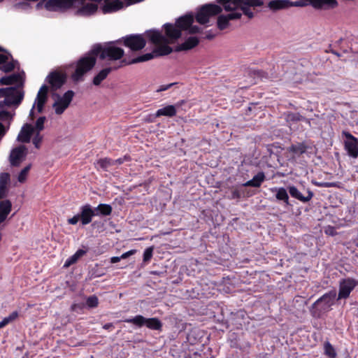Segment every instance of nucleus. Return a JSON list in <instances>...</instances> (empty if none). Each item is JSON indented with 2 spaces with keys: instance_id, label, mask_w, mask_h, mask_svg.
Here are the masks:
<instances>
[{
  "instance_id": "f257e3e1",
  "label": "nucleus",
  "mask_w": 358,
  "mask_h": 358,
  "mask_svg": "<svg viewBox=\"0 0 358 358\" xmlns=\"http://www.w3.org/2000/svg\"><path fill=\"white\" fill-rule=\"evenodd\" d=\"M99 54H100L101 59L115 61L123 57L124 51L115 46L114 42H110L105 45L94 46L90 53L78 61L75 72L72 74L74 81L80 80L83 76L94 67L96 64V57Z\"/></svg>"
},
{
  "instance_id": "f03ea898",
  "label": "nucleus",
  "mask_w": 358,
  "mask_h": 358,
  "mask_svg": "<svg viewBox=\"0 0 358 358\" xmlns=\"http://www.w3.org/2000/svg\"><path fill=\"white\" fill-rule=\"evenodd\" d=\"M24 73H14L8 76L2 77L0 79L1 85L16 84L17 87H9L0 89V97H4V104L10 106H17L23 99L24 93L20 88L23 83Z\"/></svg>"
},
{
  "instance_id": "7ed1b4c3",
  "label": "nucleus",
  "mask_w": 358,
  "mask_h": 358,
  "mask_svg": "<svg viewBox=\"0 0 358 358\" xmlns=\"http://www.w3.org/2000/svg\"><path fill=\"white\" fill-rule=\"evenodd\" d=\"M147 36L153 43L159 46L153 52L146 53L133 59L131 64L146 62L153 59L157 55H166L172 52V48L167 45L169 43V39L160 32L155 30L149 31L147 32Z\"/></svg>"
},
{
  "instance_id": "20e7f679",
  "label": "nucleus",
  "mask_w": 358,
  "mask_h": 358,
  "mask_svg": "<svg viewBox=\"0 0 358 358\" xmlns=\"http://www.w3.org/2000/svg\"><path fill=\"white\" fill-rule=\"evenodd\" d=\"M311 4L315 8H321L324 5L329 8H336L338 6L336 0H301L291 1L289 0H273L268 3V7L272 10H278L291 6H304Z\"/></svg>"
},
{
  "instance_id": "39448f33",
  "label": "nucleus",
  "mask_w": 358,
  "mask_h": 358,
  "mask_svg": "<svg viewBox=\"0 0 358 358\" xmlns=\"http://www.w3.org/2000/svg\"><path fill=\"white\" fill-rule=\"evenodd\" d=\"M194 22V16L192 14H187L178 19L176 26L171 24L164 25L165 31L167 37L170 40H176L180 37V29L187 30L189 34H195L201 31L198 26L192 25Z\"/></svg>"
},
{
  "instance_id": "423d86ee",
  "label": "nucleus",
  "mask_w": 358,
  "mask_h": 358,
  "mask_svg": "<svg viewBox=\"0 0 358 358\" xmlns=\"http://www.w3.org/2000/svg\"><path fill=\"white\" fill-rule=\"evenodd\" d=\"M222 4L227 11L241 10L249 18L254 17L251 7L260 6L263 4L262 0H217Z\"/></svg>"
},
{
  "instance_id": "0eeeda50",
  "label": "nucleus",
  "mask_w": 358,
  "mask_h": 358,
  "mask_svg": "<svg viewBox=\"0 0 358 358\" xmlns=\"http://www.w3.org/2000/svg\"><path fill=\"white\" fill-rule=\"evenodd\" d=\"M221 11V7L217 5L206 4L197 12L196 20L199 24H204L208 22L210 17L219 14Z\"/></svg>"
},
{
  "instance_id": "6e6552de",
  "label": "nucleus",
  "mask_w": 358,
  "mask_h": 358,
  "mask_svg": "<svg viewBox=\"0 0 358 358\" xmlns=\"http://www.w3.org/2000/svg\"><path fill=\"white\" fill-rule=\"evenodd\" d=\"M358 282L352 278L343 279L339 284V292L338 294V300L347 299L349 297L351 292L357 286Z\"/></svg>"
},
{
  "instance_id": "1a4fd4ad",
  "label": "nucleus",
  "mask_w": 358,
  "mask_h": 358,
  "mask_svg": "<svg viewBox=\"0 0 358 358\" xmlns=\"http://www.w3.org/2000/svg\"><path fill=\"white\" fill-rule=\"evenodd\" d=\"M74 92L71 90L67 91L62 97H59L57 101L53 104V108L57 115H61L64 113L66 108H68L71 102Z\"/></svg>"
},
{
  "instance_id": "9d476101",
  "label": "nucleus",
  "mask_w": 358,
  "mask_h": 358,
  "mask_svg": "<svg viewBox=\"0 0 358 358\" xmlns=\"http://www.w3.org/2000/svg\"><path fill=\"white\" fill-rule=\"evenodd\" d=\"M48 91V86L43 85L41 87L40 90L38 92L34 103L30 110L29 115L31 117L34 116V109L36 105L37 110L38 113H41L43 111L44 104L45 103L46 100H47Z\"/></svg>"
},
{
  "instance_id": "9b49d317",
  "label": "nucleus",
  "mask_w": 358,
  "mask_h": 358,
  "mask_svg": "<svg viewBox=\"0 0 358 358\" xmlns=\"http://www.w3.org/2000/svg\"><path fill=\"white\" fill-rule=\"evenodd\" d=\"M336 296V291H331L328 293L324 294L322 296L318 299L314 303V307L322 306V310L327 311L334 305V300Z\"/></svg>"
},
{
  "instance_id": "f8f14e48",
  "label": "nucleus",
  "mask_w": 358,
  "mask_h": 358,
  "mask_svg": "<svg viewBox=\"0 0 358 358\" xmlns=\"http://www.w3.org/2000/svg\"><path fill=\"white\" fill-rule=\"evenodd\" d=\"M343 135L347 138L345 148L348 155L356 158L358 156V140L348 131H343Z\"/></svg>"
},
{
  "instance_id": "ddd939ff",
  "label": "nucleus",
  "mask_w": 358,
  "mask_h": 358,
  "mask_svg": "<svg viewBox=\"0 0 358 358\" xmlns=\"http://www.w3.org/2000/svg\"><path fill=\"white\" fill-rule=\"evenodd\" d=\"M124 45L132 50H139L145 45V41L141 35H130L124 38Z\"/></svg>"
},
{
  "instance_id": "4468645a",
  "label": "nucleus",
  "mask_w": 358,
  "mask_h": 358,
  "mask_svg": "<svg viewBox=\"0 0 358 358\" xmlns=\"http://www.w3.org/2000/svg\"><path fill=\"white\" fill-rule=\"evenodd\" d=\"M27 148L20 145L13 148L10 154V162L12 166H17L25 158Z\"/></svg>"
},
{
  "instance_id": "2eb2a0df",
  "label": "nucleus",
  "mask_w": 358,
  "mask_h": 358,
  "mask_svg": "<svg viewBox=\"0 0 358 358\" xmlns=\"http://www.w3.org/2000/svg\"><path fill=\"white\" fill-rule=\"evenodd\" d=\"M288 191L292 197L299 200L303 203L308 202L313 196V193L310 190L307 189L306 191V194H303L295 186L288 187Z\"/></svg>"
},
{
  "instance_id": "dca6fc26",
  "label": "nucleus",
  "mask_w": 358,
  "mask_h": 358,
  "mask_svg": "<svg viewBox=\"0 0 358 358\" xmlns=\"http://www.w3.org/2000/svg\"><path fill=\"white\" fill-rule=\"evenodd\" d=\"M95 210L90 204H86L80 208V218L83 225H86L92 222V217L95 215Z\"/></svg>"
},
{
  "instance_id": "f3484780",
  "label": "nucleus",
  "mask_w": 358,
  "mask_h": 358,
  "mask_svg": "<svg viewBox=\"0 0 358 358\" xmlns=\"http://www.w3.org/2000/svg\"><path fill=\"white\" fill-rule=\"evenodd\" d=\"M65 80L66 76L64 74L57 71L51 72L47 77V80L51 87L55 90L61 87L64 83Z\"/></svg>"
},
{
  "instance_id": "a211bd4d",
  "label": "nucleus",
  "mask_w": 358,
  "mask_h": 358,
  "mask_svg": "<svg viewBox=\"0 0 358 358\" xmlns=\"http://www.w3.org/2000/svg\"><path fill=\"white\" fill-rule=\"evenodd\" d=\"M235 12L229 13L227 15H221L217 18V27L220 29L223 30L229 25V21L231 20L239 19L242 14L238 10Z\"/></svg>"
},
{
  "instance_id": "6ab92c4d",
  "label": "nucleus",
  "mask_w": 358,
  "mask_h": 358,
  "mask_svg": "<svg viewBox=\"0 0 358 358\" xmlns=\"http://www.w3.org/2000/svg\"><path fill=\"white\" fill-rule=\"evenodd\" d=\"M34 133V128L30 124H25L21 129L17 140L22 143H29L31 139V136Z\"/></svg>"
},
{
  "instance_id": "aec40b11",
  "label": "nucleus",
  "mask_w": 358,
  "mask_h": 358,
  "mask_svg": "<svg viewBox=\"0 0 358 358\" xmlns=\"http://www.w3.org/2000/svg\"><path fill=\"white\" fill-rule=\"evenodd\" d=\"M10 180L9 173H0V199L6 198L8 195Z\"/></svg>"
},
{
  "instance_id": "412c9836",
  "label": "nucleus",
  "mask_w": 358,
  "mask_h": 358,
  "mask_svg": "<svg viewBox=\"0 0 358 358\" xmlns=\"http://www.w3.org/2000/svg\"><path fill=\"white\" fill-rule=\"evenodd\" d=\"M183 101L179 102L176 105H169L156 111L155 117L167 116L173 117L176 115L177 108L181 106Z\"/></svg>"
},
{
  "instance_id": "4be33fe9",
  "label": "nucleus",
  "mask_w": 358,
  "mask_h": 358,
  "mask_svg": "<svg viewBox=\"0 0 358 358\" xmlns=\"http://www.w3.org/2000/svg\"><path fill=\"white\" fill-rule=\"evenodd\" d=\"M10 55L8 54L0 53V69L4 72H9L13 70L15 66L10 59Z\"/></svg>"
},
{
  "instance_id": "5701e85b",
  "label": "nucleus",
  "mask_w": 358,
  "mask_h": 358,
  "mask_svg": "<svg viewBox=\"0 0 358 358\" xmlns=\"http://www.w3.org/2000/svg\"><path fill=\"white\" fill-rule=\"evenodd\" d=\"M12 208V203L9 200H3L0 201V222H3L7 219Z\"/></svg>"
},
{
  "instance_id": "b1692460",
  "label": "nucleus",
  "mask_w": 358,
  "mask_h": 358,
  "mask_svg": "<svg viewBox=\"0 0 358 358\" xmlns=\"http://www.w3.org/2000/svg\"><path fill=\"white\" fill-rule=\"evenodd\" d=\"M265 179V175L263 172H259L257 175H255L252 179L247 181L243 184L245 187H259L262 182Z\"/></svg>"
},
{
  "instance_id": "393cba45",
  "label": "nucleus",
  "mask_w": 358,
  "mask_h": 358,
  "mask_svg": "<svg viewBox=\"0 0 358 358\" xmlns=\"http://www.w3.org/2000/svg\"><path fill=\"white\" fill-rule=\"evenodd\" d=\"M199 43V40L195 36L188 38L184 43L178 47V50H187L194 48Z\"/></svg>"
},
{
  "instance_id": "a878e982",
  "label": "nucleus",
  "mask_w": 358,
  "mask_h": 358,
  "mask_svg": "<svg viewBox=\"0 0 358 358\" xmlns=\"http://www.w3.org/2000/svg\"><path fill=\"white\" fill-rule=\"evenodd\" d=\"M94 210H95L96 216H107L111 214L113 208L109 204L101 203L97 207L94 208Z\"/></svg>"
},
{
  "instance_id": "bb28decb",
  "label": "nucleus",
  "mask_w": 358,
  "mask_h": 358,
  "mask_svg": "<svg viewBox=\"0 0 358 358\" xmlns=\"http://www.w3.org/2000/svg\"><path fill=\"white\" fill-rule=\"evenodd\" d=\"M86 251L83 250H78L74 255H73L66 260L64 264V267L67 268L69 267L71 265L75 264L79 259V258L83 257Z\"/></svg>"
},
{
  "instance_id": "cd10ccee",
  "label": "nucleus",
  "mask_w": 358,
  "mask_h": 358,
  "mask_svg": "<svg viewBox=\"0 0 358 358\" xmlns=\"http://www.w3.org/2000/svg\"><path fill=\"white\" fill-rule=\"evenodd\" d=\"M111 71L112 68H106L102 69L96 76H94L93 79V84L96 86L99 85L106 78Z\"/></svg>"
},
{
  "instance_id": "c85d7f7f",
  "label": "nucleus",
  "mask_w": 358,
  "mask_h": 358,
  "mask_svg": "<svg viewBox=\"0 0 358 358\" xmlns=\"http://www.w3.org/2000/svg\"><path fill=\"white\" fill-rule=\"evenodd\" d=\"M145 325L147 327L155 330L159 329L162 327L161 322L157 318L155 317L149 319L145 318Z\"/></svg>"
},
{
  "instance_id": "c756f323",
  "label": "nucleus",
  "mask_w": 358,
  "mask_h": 358,
  "mask_svg": "<svg viewBox=\"0 0 358 358\" xmlns=\"http://www.w3.org/2000/svg\"><path fill=\"white\" fill-rule=\"evenodd\" d=\"M125 322L134 324L139 327L145 325V317L142 315H136L132 318H129L124 320Z\"/></svg>"
},
{
  "instance_id": "7c9ffc66",
  "label": "nucleus",
  "mask_w": 358,
  "mask_h": 358,
  "mask_svg": "<svg viewBox=\"0 0 358 358\" xmlns=\"http://www.w3.org/2000/svg\"><path fill=\"white\" fill-rule=\"evenodd\" d=\"M276 198L278 200L283 201L287 205H289V196L285 188L280 187L277 189Z\"/></svg>"
},
{
  "instance_id": "2f4dec72",
  "label": "nucleus",
  "mask_w": 358,
  "mask_h": 358,
  "mask_svg": "<svg viewBox=\"0 0 358 358\" xmlns=\"http://www.w3.org/2000/svg\"><path fill=\"white\" fill-rule=\"evenodd\" d=\"M324 353L330 358H335L336 357V352L334 348L329 342L324 344Z\"/></svg>"
},
{
  "instance_id": "473e14b6",
  "label": "nucleus",
  "mask_w": 358,
  "mask_h": 358,
  "mask_svg": "<svg viewBox=\"0 0 358 358\" xmlns=\"http://www.w3.org/2000/svg\"><path fill=\"white\" fill-rule=\"evenodd\" d=\"M30 169H31V165H28V166H25L20 171V173H19L18 177H17V180L20 182L22 183L26 180Z\"/></svg>"
},
{
  "instance_id": "72a5a7b5",
  "label": "nucleus",
  "mask_w": 358,
  "mask_h": 358,
  "mask_svg": "<svg viewBox=\"0 0 358 358\" xmlns=\"http://www.w3.org/2000/svg\"><path fill=\"white\" fill-rule=\"evenodd\" d=\"M46 118L45 117H40L36 122L34 128V132H41L44 129V123Z\"/></svg>"
},
{
  "instance_id": "f704fd0d",
  "label": "nucleus",
  "mask_w": 358,
  "mask_h": 358,
  "mask_svg": "<svg viewBox=\"0 0 358 358\" xmlns=\"http://www.w3.org/2000/svg\"><path fill=\"white\" fill-rule=\"evenodd\" d=\"M289 120H294V121H305L306 123L310 124V120L303 117L302 115L298 113H292L288 115Z\"/></svg>"
},
{
  "instance_id": "c9c22d12",
  "label": "nucleus",
  "mask_w": 358,
  "mask_h": 358,
  "mask_svg": "<svg viewBox=\"0 0 358 358\" xmlns=\"http://www.w3.org/2000/svg\"><path fill=\"white\" fill-rule=\"evenodd\" d=\"M34 136L32 139V143L36 148H39L43 140V136L40 134V132L36 131L34 133Z\"/></svg>"
},
{
  "instance_id": "e433bc0d",
  "label": "nucleus",
  "mask_w": 358,
  "mask_h": 358,
  "mask_svg": "<svg viewBox=\"0 0 358 358\" xmlns=\"http://www.w3.org/2000/svg\"><path fill=\"white\" fill-rule=\"evenodd\" d=\"M97 165L103 169H106L109 166L112 165V160L107 158L101 159L97 162Z\"/></svg>"
},
{
  "instance_id": "4c0bfd02",
  "label": "nucleus",
  "mask_w": 358,
  "mask_h": 358,
  "mask_svg": "<svg viewBox=\"0 0 358 358\" xmlns=\"http://www.w3.org/2000/svg\"><path fill=\"white\" fill-rule=\"evenodd\" d=\"M99 300L96 296H91L87 298L86 304L90 308H95L98 306Z\"/></svg>"
},
{
  "instance_id": "58836bf2",
  "label": "nucleus",
  "mask_w": 358,
  "mask_h": 358,
  "mask_svg": "<svg viewBox=\"0 0 358 358\" xmlns=\"http://www.w3.org/2000/svg\"><path fill=\"white\" fill-rule=\"evenodd\" d=\"M153 248L150 247L145 250L143 253V261L145 262H149L152 257Z\"/></svg>"
},
{
  "instance_id": "ea45409f",
  "label": "nucleus",
  "mask_w": 358,
  "mask_h": 358,
  "mask_svg": "<svg viewBox=\"0 0 358 358\" xmlns=\"http://www.w3.org/2000/svg\"><path fill=\"white\" fill-rule=\"evenodd\" d=\"M14 6L16 9L21 10H28L31 8L30 4L27 2L18 3H16Z\"/></svg>"
},
{
  "instance_id": "a19ab883",
  "label": "nucleus",
  "mask_w": 358,
  "mask_h": 358,
  "mask_svg": "<svg viewBox=\"0 0 358 358\" xmlns=\"http://www.w3.org/2000/svg\"><path fill=\"white\" fill-rule=\"evenodd\" d=\"M291 150L296 154H302L305 152L306 148L303 145H292Z\"/></svg>"
},
{
  "instance_id": "79ce46f5",
  "label": "nucleus",
  "mask_w": 358,
  "mask_h": 358,
  "mask_svg": "<svg viewBox=\"0 0 358 358\" xmlns=\"http://www.w3.org/2000/svg\"><path fill=\"white\" fill-rule=\"evenodd\" d=\"M79 220H80V215L78 214V215H74L73 217L69 218L67 220V222H68L69 224L74 225V224H76L78 223Z\"/></svg>"
},
{
  "instance_id": "37998d69",
  "label": "nucleus",
  "mask_w": 358,
  "mask_h": 358,
  "mask_svg": "<svg viewBox=\"0 0 358 358\" xmlns=\"http://www.w3.org/2000/svg\"><path fill=\"white\" fill-rule=\"evenodd\" d=\"M175 84H176L175 83H170L168 85H162L157 90V92H161L163 91H166V90H169L171 87L174 85Z\"/></svg>"
},
{
  "instance_id": "c03bdc74",
  "label": "nucleus",
  "mask_w": 358,
  "mask_h": 358,
  "mask_svg": "<svg viewBox=\"0 0 358 358\" xmlns=\"http://www.w3.org/2000/svg\"><path fill=\"white\" fill-rule=\"evenodd\" d=\"M250 73L254 76V78H259L262 77L263 72L259 70H250Z\"/></svg>"
},
{
  "instance_id": "a18cd8bd",
  "label": "nucleus",
  "mask_w": 358,
  "mask_h": 358,
  "mask_svg": "<svg viewBox=\"0 0 358 358\" xmlns=\"http://www.w3.org/2000/svg\"><path fill=\"white\" fill-rule=\"evenodd\" d=\"M241 197V193L237 189H234L231 191V199H238Z\"/></svg>"
},
{
  "instance_id": "49530a36",
  "label": "nucleus",
  "mask_w": 358,
  "mask_h": 358,
  "mask_svg": "<svg viewBox=\"0 0 358 358\" xmlns=\"http://www.w3.org/2000/svg\"><path fill=\"white\" fill-rule=\"evenodd\" d=\"M325 233L331 236H334L336 234L335 229L332 227H328L325 230Z\"/></svg>"
},
{
  "instance_id": "de8ad7c7",
  "label": "nucleus",
  "mask_w": 358,
  "mask_h": 358,
  "mask_svg": "<svg viewBox=\"0 0 358 358\" xmlns=\"http://www.w3.org/2000/svg\"><path fill=\"white\" fill-rule=\"evenodd\" d=\"M17 317H18L17 311H13L8 316V317L11 320V322H13L14 320H15Z\"/></svg>"
},
{
  "instance_id": "09e8293b",
  "label": "nucleus",
  "mask_w": 358,
  "mask_h": 358,
  "mask_svg": "<svg viewBox=\"0 0 358 358\" xmlns=\"http://www.w3.org/2000/svg\"><path fill=\"white\" fill-rule=\"evenodd\" d=\"M127 159H128L127 157H124V158H119L116 160H112V165L115 164H121Z\"/></svg>"
},
{
  "instance_id": "8fccbe9b",
  "label": "nucleus",
  "mask_w": 358,
  "mask_h": 358,
  "mask_svg": "<svg viewBox=\"0 0 358 358\" xmlns=\"http://www.w3.org/2000/svg\"><path fill=\"white\" fill-rule=\"evenodd\" d=\"M134 253H135V250H129V251H128V252H127L123 253V254L121 255V257H122V259H126V258H127L128 257H129L130 255H134Z\"/></svg>"
},
{
  "instance_id": "3c124183",
  "label": "nucleus",
  "mask_w": 358,
  "mask_h": 358,
  "mask_svg": "<svg viewBox=\"0 0 358 358\" xmlns=\"http://www.w3.org/2000/svg\"><path fill=\"white\" fill-rule=\"evenodd\" d=\"M319 187H334L335 183L334 182H324L318 184Z\"/></svg>"
},
{
  "instance_id": "603ef678",
  "label": "nucleus",
  "mask_w": 358,
  "mask_h": 358,
  "mask_svg": "<svg viewBox=\"0 0 358 358\" xmlns=\"http://www.w3.org/2000/svg\"><path fill=\"white\" fill-rule=\"evenodd\" d=\"M1 322H2L4 327L8 325L9 323L12 322L11 320L8 317H4Z\"/></svg>"
},
{
  "instance_id": "864d4df0",
  "label": "nucleus",
  "mask_w": 358,
  "mask_h": 358,
  "mask_svg": "<svg viewBox=\"0 0 358 358\" xmlns=\"http://www.w3.org/2000/svg\"><path fill=\"white\" fill-rule=\"evenodd\" d=\"M122 258L120 257H113L110 259V262L113 264L117 263L120 262Z\"/></svg>"
},
{
  "instance_id": "5fc2aeb1",
  "label": "nucleus",
  "mask_w": 358,
  "mask_h": 358,
  "mask_svg": "<svg viewBox=\"0 0 358 358\" xmlns=\"http://www.w3.org/2000/svg\"><path fill=\"white\" fill-rule=\"evenodd\" d=\"M113 327V324H112V323H108V324H106L103 326V328H104L105 329H110V328H111V327Z\"/></svg>"
},
{
  "instance_id": "6e6d98bb",
  "label": "nucleus",
  "mask_w": 358,
  "mask_h": 358,
  "mask_svg": "<svg viewBox=\"0 0 358 358\" xmlns=\"http://www.w3.org/2000/svg\"><path fill=\"white\" fill-rule=\"evenodd\" d=\"M3 327H4V326L3 325L2 322H0V329H1V328H3Z\"/></svg>"
},
{
  "instance_id": "4d7b16f0",
  "label": "nucleus",
  "mask_w": 358,
  "mask_h": 358,
  "mask_svg": "<svg viewBox=\"0 0 358 358\" xmlns=\"http://www.w3.org/2000/svg\"><path fill=\"white\" fill-rule=\"evenodd\" d=\"M3 0H0V2H1Z\"/></svg>"
},
{
  "instance_id": "13d9d810",
  "label": "nucleus",
  "mask_w": 358,
  "mask_h": 358,
  "mask_svg": "<svg viewBox=\"0 0 358 358\" xmlns=\"http://www.w3.org/2000/svg\"><path fill=\"white\" fill-rule=\"evenodd\" d=\"M357 247H358V243H357Z\"/></svg>"
}]
</instances>
